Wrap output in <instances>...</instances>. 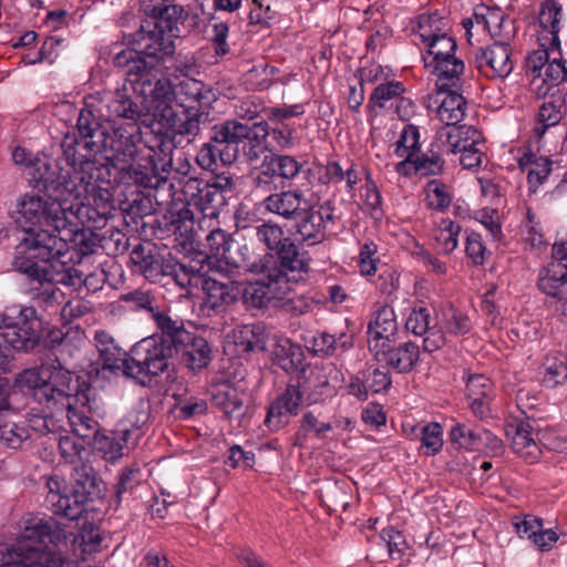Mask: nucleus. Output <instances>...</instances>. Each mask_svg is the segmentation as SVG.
Returning a JSON list of instances; mask_svg holds the SVG:
<instances>
[{"label":"nucleus","instance_id":"nucleus-1","mask_svg":"<svg viewBox=\"0 0 567 567\" xmlns=\"http://www.w3.org/2000/svg\"><path fill=\"white\" fill-rule=\"evenodd\" d=\"M50 165L37 161L30 166L31 182L42 184L52 193L44 196L35 192L25 193L16 200L11 217L24 228L17 249L32 258H50L62 255L72 246L81 254L92 252V244L78 224L72 223V206L62 198L59 187L63 185L62 173L56 179L50 174Z\"/></svg>","mask_w":567,"mask_h":567},{"label":"nucleus","instance_id":"nucleus-2","mask_svg":"<svg viewBox=\"0 0 567 567\" xmlns=\"http://www.w3.org/2000/svg\"><path fill=\"white\" fill-rule=\"evenodd\" d=\"M65 159L69 168H62L63 185L59 189L72 206V223L102 228L112 215L113 199L107 188L96 184L95 159L70 151H65Z\"/></svg>","mask_w":567,"mask_h":567},{"label":"nucleus","instance_id":"nucleus-3","mask_svg":"<svg viewBox=\"0 0 567 567\" xmlns=\"http://www.w3.org/2000/svg\"><path fill=\"white\" fill-rule=\"evenodd\" d=\"M76 130L79 132L76 145L87 152L84 154L86 157L94 158L96 154L104 153L106 162L112 167L120 171H126L130 167L136 152L138 124L113 123L110 127H104L92 111L81 110Z\"/></svg>","mask_w":567,"mask_h":567},{"label":"nucleus","instance_id":"nucleus-4","mask_svg":"<svg viewBox=\"0 0 567 567\" xmlns=\"http://www.w3.org/2000/svg\"><path fill=\"white\" fill-rule=\"evenodd\" d=\"M24 540L10 548L0 547V567H62V558L54 551L32 546L31 540L40 544H52L55 547L66 540L65 530L52 519H34L24 529Z\"/></svg>","mask_w":567,"mask_h":567},{"label":"nucleus","instance_id":"nucleus-5","mask_svg":"<svg viewBox=\"0 0 567 567\" xmlns=\"http://www.w3.org/2000/svg\"><path fill=\"white\" fill-rule=\"evenodd\" d=\"M47 488L48 507L54 515L70 520L80 518L86 504L101 492L92 466L84 462L73 467L71 486L55 476L47 480Z\"/></svg>","mask_w":567,"mask_h":567},{"label":"nucleus","instance_id":"nucleus-6","mask_svg":"<svg viewBox=\"0 0 567 567\" xmlns=\"http://www.w3.org/2000/svg\"><path fill=\"white\" fill-rule=\"evenodd\" d=\"M240 270L261 276L255 282L248 284L243 291L245 302L255 308H264L271 302L284 301L295 303L290 297L291 285L275 268L274 254L265 252L259 257L252 256L240 266Z\"/></svg>","mask_w":567,"mask_h":567},{"label":"nucleus","instance_id":"nucleus-7","mask_svg":"<svg viewBox=\"0 0 567 567\" xmlns=\"http://www.w3.org/2000/svg\"><path fill=\"white\" fill-rule=\"evenodd\" d=\"M174 355L171 348L165 347L159 339L144 338L132 348L130 357L124 361V374L146 385L153 378L168 370Z\"/></svg>","mask_w":567,"mask_h":567},{"label":"nucleus","instance_id":"nucleus-8","mask_svg":"<svg viewBox=\"0 0 567 567\" xmlns=\"http://www.w3.org/2000/svg\"><path fill=\"white\" fill-rule=\"evenodd\" d=\"M69 251L70 248L59 256L39 258L41 264L34 261V258L31 256H17L13 260V266L17 270L40 284H61L78 288L84 284V274L76 267L68 265L65 260H62Z\"/></svg>","mask_w":567,"mask_h":567},{"label":"nucleus","instance_id":"nucleus-9","mask_svg":"<svg viewBox=\"0 0 567 567\" xmlns=\"http://www.w3.org/2000/svg\"><path fill=\"white\" fill-rule=\"evenodd\" d=\"M561 6L554 0H547L542 4L539 12V41L542 42L543 50H537L526 58V74L530 80L539 79L544 72L547 63L549 62L548 50H554L559 47L560 22H561Z\"/></svg>","mask_w":567,"mask_h":567},{"label":"nucleus","instance_id":"nucleus-10","mask_svg":"<svg viewBox=\"0 0 567 567\" xmlns=\"http://www.w3.org/2000/svg\"><path fill=\"white\" fill-rule=\"evenodd\" d=\"M168 92V99L162 97L161 93L157 92L154 96L148 99L146 102L147 112H151L152 116L158 121L167 132L194 138L200 131V122L204 114L198 111H188L184 118L179 117L174 110V103L183 105L185 101L178 100L173 85L169 86Z\"/></svg>","mask_w":567,"mask_h":567},{"label":"nucleus","instance_id":"nucleus-11","mask_svg":"<svg viewBox=\"0 0 567 567\" xmlns=\"http://www.w3.org/2000/svg\"><path fill=\"white\" fill-rule=\"evenodd\" d=\"M74 403L68 401L66 417L72 432L87 444L101 432L100 423L94 416L103 417L105 406L96 399L93 388L85 385L74 393Z\"/></svg>","mask_w":567,"mask_h":567},{"label":"nucleus","instance_id":"nucleus-12","mask_svg":"<svg viewBox=\"0 0 567 567\" xmlns=\"http://www.w3.org/2000/svg\"><path fill=\"white\" fill-rule=\"evenodd\" d=\"M132 44L135 45L142 60L145 62L152 61V64L156 65V79L152 81L157 86L155 93H161L162 97L168 99V90L173 84L163 73V60L174 52L173 42L165 37L164 32L156 24H153V28L150 30H145L142 27L135 33Z\"/></svg>","mask_w":567,"mask_h":567},{"label":"nucleus","instance_id":"nucleus-13","mask_svg":"<svg viewBox=\"0 0 567 567\" xmlns=\"http://www.w3.org/2000/svg\"><path fill=\"white\" fill-rule=\"evenodd\" d=\"M439 141L444 144L447 154H460V164L465 169L480 167L483 161V136L473 126H442Z\"/></svg>","mask_w":567,"mask_h":567},{"label":"nucleus","instance_id":"nucleus-14","mask_svg":"<svg viewBox=\"0 0 567 567\" xmlns=\"http://www.w3.org/2000/svg\"><path fill=\"white\" fill-rule=\"evenodd\" d=\"M206 243L210 257L215 258L212 270L228 279H233L240 266L254 256L246 245H235L230 235L219 228L207 235Z\"/></svg>","mask_w":567,"mask_h":567},{"label":"nucleus","instance_id":"nucleus-15","mask_svg":"<svg viewBox=\"0 0 567 567\" xmlns=\"http://www.w3.org/2000/svg\"><path fill=\"white\" fill-rule=\"evenodd\" d=\"M40 328L41 321L31 307L20 309L14 320L0 313V338L17 351L33 350L40 340Z\"/></svg>","mask_w":567,"mask_h":567},{"label":"nucleus","instance_id":"nucleus-16","mask_svg":"<svg viewBox=\"0 0 567 567\" xmlns=\"http://www.w3.org/2000/svg\"><path fill=\"white\" fill-rule=\"evenodd\" d=\"M152 63V61L145 62L141 59L135 45L131 49H121L113 56V64L116 68H127L126 82L138 96L144 97L145 103L154 96L155 89L157 87L152 82L156 79L157 74L156 65Z\"/></svg>","mask_w":567,"mask_h":567},{"label":"nucleus","instance_id":"nucleus-17","mask_svg":"<svg viewBox=\"0 0 567 567\" xmlns=\"http://www.w3.org/2000/svg\"><path fill=\"white\" fill-rule=\"evenodd\" d=\"M468 42L476 34L487 33L494 42L508 43L515 34L514 22L498 8L477 6L471 18L462 21Z\"/></svg>","mask_w":567,"mask_h":567},{"label":"nucleus","instance_id":"nucleus-18","mask_svg":"<svg viewBox=\"0 0 567 567\" xmlns=\"http://www.w3.org/2000/svg\"><path fill=\"white\" fill-rule=\"evenodd\" d=\"M269 134L270 131L266 121L247 125L237 120H227L223 123L218 136L224 141H230L233 146L237 148L239 143H244V156L248 162L252 163L264 153Z\"/></svg>","mask_w":567,"mask_h":567},{"label":"nucleus","instance_id":"nucleus-19","mask_svg":"<svg viewBox=\"0 0 567 567\" xmlns=\"http://www.w3.org/2000/svg\"><path fill=\"white\" fill-rule=\"evenodd\" d=\"M478 72L488 79H505L513 69L512 49L509 43L494 42L486 48H480L475 54Z\"/></svg>","mask_w":567,"mask_h":567},{"label":"nucleus","instance_id":"nucleus-20","mask_svg":"<svg viewBox=\"0 0 567 567\" xmlns=\"http://www.w3.org/2000/svg\"><path fill=\"white\" fill-rule=\"evenodd\" d=\"M341 375L334 365L315 367L309 369L303 377L301 388L307 392L306 401L308 404H317L333 398L337 394V382Z\"/></svg>","mask_w":567,"mask_h":567},{"label":"nucleus","instance_id":"nucleus-21","mask_svg":"<svg viewBox=\"0 0 567 567\" xmlns=\"http://www.w3.org/2000/svg\"><path fill=\"white\" fill-rule=\"evenodd\" d=\"M537 288L555 300V308L567 317V269L558 264H548L538 270Z\"/></svg>","mask_w":567,"mask_h":567},{"label":"nucleus","instance_id":"nucleus-22","mask_svg":"<svg viewBox=\"0 0 567 567\" xmlns=\"http://www.w3.org/2000/svg\"><path fill=\"white\" fill-rule=\"evenodd\" d=\"M266 196L261 203L266 213L292 221L307 209L309 200L301 190L284 189Z\"/></svg>","mask_w":567,"mask_h":567},{"label":"nucleus","instance_id":"nucleus-23","mask_svg":"<svg viewBox=\"0 0 567 567\" xmlns=\"http://www.w3.org/2000/svg\"><path fill=\"white\" fill-rule=\"evenodd\" d=\"M184 194L188 203L196 206L205 216L215 217L218 210L226 203L221 192L212 188L208 182L197 178H189L184 185Z\"/></svg>","mask_w":567,"mask_h":567},{"label":"nucleus","instance_id":"nucleus-24","mask_svg":"<svg viewBox=\"0 0 567 567\" xmlns=\"http://www.w3.org/2000/svg\"><path fill=\"white\" fill-rule=\"evenodd\" d=\"M398 329L393 308L382 306L374 313L368 327V342L370 350L380 355V349L388 348Z\"/></svg>","mask_w":567,"mask_h":567},{"label":"nucleus","instance_id":"nucleus-25","mask_svg":"<svg viewBox=\"0 0 567 567\" xmlns=\"http://www.w3.org/2000/svg\"><path fill=\"white\" fill-rule=\"evenodd\" d=\"M152 320L154 321L157 333L151 338H157L171 351L178 354L181 347L190 340V333L184 327V322L177 318H173L167 311H154Z\"/></svg>","mask_w":567,"mask_h":567},{"label":"nucleus","instance_id":"nucleus-26","mask_svg":"<svg viewBox=\"0 0 567 567\" xmlns=\"http://www.w3.org/2000/svg\"><path fill=\"white\" fill-rule=\"evenodd\" d=\"M221 127L223 123L213 127L210 142L204 144L196 156L197 163L205 169H212L218 159L223 164L230 165L237 158V147L233 146L230 141H224L217 136Z\"/></svg>","mask_w":567,"mask_h":567},{"label":"nucleus","instance_id":"nucleus-27","mask_svg":"<svg viewBox=\"0 0 567 567\" xmlns=\"http://www.w3.org/2000/svg\"><path fill=\"white\" fill-rule=\"evenodd\" d=\"M431 322L432 318L430 310L425 307H419L411 311L405 323L406 329L415 336H423L426 333V337L423 340V348L427 352H434L441 349L446 342V338L443 336V332L436 330L435 327H432Z\"/></svg>","mask_w":567,"mask_h":567},{"label":"nucleus","instance_id":"nucleus-28","mask_svg":"<svg viewBox=\"0 0 567 567\" xmlns=\"http://www.w3.org/2000/svg\"><path fill=\"white\" fill-rule=\"evenodd\" d=\"M458 87H451L446 90L436 89L434 103L436 106V114L444 126H457L466 111V101L457 92Z\"/></svg>","mask_w":567,"mask_h":567},{"label":"nucleus","instance_id":"nucleus-29","mask_svg":"<svg viewBox=\"0 0 567 567\" xmlns=\"http://www.w3.org/2000/svg\"><path fill=\"white\" fill-rule=\"evenodd\" d=\"M426 65L432 68V73L436 76V89L446 90L458 87L465 64L456 53H447L443 56L433 58Z\"/></svg>","mask_w":567,"mask_h":567},{"label":"nucleus","instance_id":"nucleus-30","mask_svg":"<svg viewBox=\"0 0 567 567\" xmlns=\"http://www.w3.org/2000/svg\"><path fill=\"white\" fill-rule=\"evenodd\" d=\"M275 268L284 276L287 284H290V274L307 272L310 266V258L306 251H300L291 240H286L281 249L274 255Z\"/></svg>","mask_w":567,"mask_h":567},{"label":"nucleus","instance_id":"nucleus-31","mask_svg":"<svg viewBox=\"0 0 567 567\" xmlns=\"http://www.w3.org/2000/svg\"><path fill=\"white\" fill-rule=\"evenodd\" d=\"M202 286L205 293L206 307L216 313L231 306L236 301L239 292L237 287L234 286V280L223 282L217 278L207 277L204 278Z\"/></svg>","mask_w":567,"mask_h":567},{"label":"nucleus","instance_id":"nucleus-32","mask_svg":"<svg viewBox=\"0 0 567 567\" xmlns=\"http://www.w3.org/2000/svg\"><path fill=\"white\" fill-rule=\"evenodd\" d=\"M506 435L511 440L513 451L522 457L533 462L538 457L539 450L532 435L529 423L519 422L509 424L506 429Z\"/></svg>","mask_w":567,"mask_h":567},{"label":"nucleus","instance_id":"nucleus-33","mask_svg":"<svg viewBox=\"0 0 567 567\" xmlns=\"http://www.w3.org/2000/svg\"><path fill=\"white\" fill-rule=\"evenodd\" d=\"M447 154L444 144L439 141V130L436 131L434 141L431 143L426 153H417L408 164L413 165L415 172L422 175H439L444 169L443 156Z\"/></svg>","mask_w":567,"mask_h":567},{"label":"nucleus","instance_id":"nucleus-34","mask_svg":"<svg viewBox=\"0 0 567 567\" xmlns=\"http://www.w3.org/2000/svg\"><path fill=\"white\" fill-rule=\"evenodd\" d=\"M190 340L181 347L182 361L192 371L206 368L212 360V349L203 337L190 333Z\"/></svg>","mask_w":567,"mask_h":567},{"label":"nucleus","instance_id":"nucleus-35","mask_svg":"<svg viewBox=\"0 0 567 567\" xmlns=\"http://www.w3.org/2000/svg\"><path fill=\"white\" fill-rule=\"evenodd\" d=\"M131 260L137 270L150 281L157 282L165 277L166 262L147 251L145 247L138 245L131 252Z\"/></svg>","mask_w":567,"mask_h":567},{"label":"nucleus","instance_id":"nucleus-36","mask_svg":"<svg viewBox=\"0 0 567 567\" xmlns=\"http://www.w3.org/2000/svg\"><path fill=\"white\" fill-rule=\"evenodd\" d=\"M380 349L388 365L398 372H409L419 360L420 349L413 342H405L396 348Z\"/></svg>","mask_w":567,"mask_h":567},{"label":"nucleus","instance_id":"nucleus-37","mask_svg":"<svg viewBox=\"0 0 567 567\" xmlns=\"http://www.w3.org/2000/svg\"><path fill=\"white\" fill-rule=\"evenodd\" d=\"M142 103L143 106H140L137 103L133 102L126 94V86L124 85L122 90H116L114 99L109 104V110L112 114L137 124L140 121L145 122L143 120L145 116L152 115V113L146 110L144 99Z\"/></svg>","mask_w":567,"mask_h":567},{"label":"nucleus","instance_id":"nucleus-38","mask_svg":"<svg viewBox=\"0 0 567 567\" xmlns=\"http://www.w3.org/2000/svg\"><path fill=\"white\" fill-rule=\"evenodd\" d=\"M292 221L297 223V234L303 243L316 245L324 239V228L322 227V216L315 214L310 202L307 209Z\"/></svg>","mask_w":567,"mask_h":567},{"label":"nucleus","instance_id":"nucleus-39","mask_svg":"<svg viewBox=\"0 0 567 567\" xmlns=\"http://www.w3.org/2000/svg\"><path fill=\"white\" fill-rule=\"evenodd\" d=\"M48 369V377H47V402H50L51 400H55L59 396H66L71 398L72 391L75 390V392L79 389V381L76 380V385L72 386L73 377L70 373V371L61 368V367H53V365H47Z\"/></svg>","mask_w":567,"mask_h":567},{"label":"nucleus","instance_id":"nucleus-40","mask_svg":"<svg viewBox=\"0 0 567 567\" xmlns=\"http://www.w3.org/2000/svg\"><path fill=\"white\" fill-rule=\"evenodd\" d=\"M567 79V69L565 63L554 58L549 61L539 76V79L530 80L532 90L539 95H546L551 87L557 86L559 83Z\"/></svg>","mask_w":567,"mask_h":567},{"label":"nucleus","instance_id":"nucleus-41","mask_svg":"<svg viewBox=\"0 0 567 567\" xmlns=\"http://www.w3.org/2000/svg\"><path fill=\"white\" fill-rule=\"evenodd\" d=\"M421 143H420V132L415 125L409 124L405 125L403 131L401 132L400 138L396 143L395 154L399 157H403L396 169L401 172L402 167L408 165V162L413 159L417 153H420Z\"/></svg>","mask_w":567,"mask_h":567},{"label":"nucleus","instance_id":"nucleus-42","mask_svg":"<svg viewBox=\"0 0 567 567\" xmlns=\"http://www.w3.org/2000/svg\"><path fill=\"white\" fill-rule=\"evenodd\" d=\"M461 226L449 218H442L435 224L433 229V239L441 252L450 255L458 244Z\"/></svg>","mask_w":567,"mask_h":567},{"label":"nucleus","instance_id":"nucleus-43","mask_svg":"<svg viewBox=\"0 0 567 567\" xmlns=\"http://www.w3.org/2000/svg\"><path fill=\"white\" fill-rule=\"evenodd\" d=\"M543 383L555 388L567 380V357L563 353H549L544 360Z\"/></svg>","mask_w":567,"mask_h":567},{"label":"nucleus","instance_id":"nucleus-44","mask_svg":"<svg viewBox=\"0 0 567 567\" xmlns=\"http://www.w3.org/2000/svg\"><path fill=\"white\" fill-rule=\"evenodd\" d=\"M47 365L40 369H27L18 375L17 382L20 388L33 391L39 402L47 401Z\"/></svg>","mask_w":567,"mask_h":567},{"label":"nucleus","instance_id":"nucleus-45","mask_svg":"<svg viewBox=\"0 0 567 567\" xmlns=\"http://www.w3.org/2000/svg\"><path fill=\"white\" fill-rule=\"evenodd\" d=\"M404 92V87L399 81H390L379 84L372 92L368 106L377 112L389 105H392Z\"/></svg>","mask_w":567,"mask_h":567},{"label":"nucleus","instance_id":"nucleus-46","mask_svg":"<svg viewBox=\"0 0 567 567\" xmlns=\"http://www.w3.org/2000/svg\"><path fill=\"white\" fill-rule=\"evenodd\" d=\"M266 161L274 168L281 183L295 179L302 171L303 163L295 156L287 154H270L265 156Z\"/></svg>","mask_w":567,"mask_h":567},{"label":"nucleus","instance_id":"nucleus-47","mask_svg":"<svg viewBox=\"0 0 567 567\" xmlns=\"http://www.w3.org/2000/svg\"><path fill=\"white\" fill-rule=\"evenodd\" d=\"M519 166H529L527 181L530 189L534 192L544 183L551 172V161L546 157H536L532 154H525L519 159Z\"/></svg>","mask_w":567,"mask_h":567},{"label":"nucleus","instance_id":"nucleus-48","mask_svg":"<svg viewBox=\"0 0 567 567\" xmlns=\"http://www.w3.org/2000/svg\"><path fill=\"white\" fill-rule=\"evenodd\" d=\"M252 185L256 192L267 194V196L277 193L280 188H285V185L265 157L252 177Z\"/></svg>","mask_w":567,"mask_h":567},{"label":"nucleus","instance_id":"nucleus-49","mask_svg":"<svg viewBox=\"0 0 567 567\" xmlns=\"http://www.w3.org/2000/svg\"><path fill=\"white\" fill-rule=\"evenodd\" d=\"M165 276L172 277L176 285L184 289L197 287L204 280L198 270L174 260L166 261Z\"/></svg>","mask_w":567,"mask_h":567},{"label":"nucleus","instance_id":"nucleus-50","mask_svg":"<svg viewBox=\"0 0 567 567\" xmlns=\"http://www.w3.org/2000/svg\"><path fill=\"white\" fill-rule=\"evenodd\" d=\"M234 343L240 352H251L264 348L261 328L246 324L234 331Z\"/></svg>","mask_w":567,"mask_h":567},{"label":"nucleus","instance_id":"nucleus-51","mask_svg":"<svg viewBox=\"0 0 567 567\" xmlns=\"http://www.w3.org/2000/svg\"><path fill=\"white\" fill-rule=\"evenodd\" d=\"M470 329L468 317L454 308H449L442 312L440 327L436 330L442 331L445 337V333L454 336L465 334Z\"/></svg>","mask_w":567,"mask_h":567},{"label":"nucleus","instance_id":"nucleus-52","mask_svg":"<svg viewBox=\"0 0 567 567\" xmlns=\"http://www.w3.org/2000/svg\"><path fill=\"white\" fill-rule=\"evenodd\" d=\"M450 439L452 443L465 450H478L483 442L482 431L477 432L463 423H456L451 429Z\"/></svg>","mask_w":567,"mask_h":567},{"label":"nucleus","instance_id":"nucleus-53","mask_svg":"<svg viewBox=\"0 0 567 567\" xmlns=\"http://www.w3.org/2000/svg\"><path fill=\"white\" fill-rule=\"evenodd\" d=\"M256 236L260 243H262L270 251L278 252L281 246L289 240V237L285 236L284 229L272 223H264L256 228Z\"/></svg>","mask_w":567,"mask_h":567},{"label":"nucleus","instance_id":"nucleus-54","mask_svg":"<svg viewBox=\"0 0 567 567\" xmlns=\"http://www.w3.org/2000/svg\"><path fill=\"white\" fill-rule=\"evenodd\" d=\"M425 194L427 205L437 210L447 208L452 200V194L449 186L437 179L427 182L425 186Z\"/></svg>","mask_w":567,"mask_h":567},{"label":"nucleus","instance_id":"nucleus-55","mask_svg":"<svg viewBox=\"0 0 567 567\" xmlns=\"http://www.w3.org/2000/svg\"><path fill=\"white\" fill-rule=\"evenodd\" d=\"M59 452L61 457L69 464L75 466L83 463L86 449L72 436H61L59 440Z\"/></svg>","mask_w":567,"mask_h":567},{"label":"nucleus","instance_id":"nucleus-56","mask_svg":"<svg viewBox=\"0 0 567 567\" xmlns=\"http://www.w3.org/2000/svg\"><path fill=\"white\" fill-rule=\"evenodd\" d=\"M28 436L29 431L23 425L14 422L0 424V443L6 447L18 449Z\"/></svg>","mask_w":567,"mask_h":567},{"label":"nucleus","instance_id":"nucleus-57","mask_svg":"<svg viewBox=\"0 0 567 567\" xmlns=\"http://www.w3.org/2000/svg\"><path fill=\"white\" fill-rule=\"evenodd\" d=\"M213 402L227 415L238 412L243 406V399L236 389H218L213 393Z\"/></svg>","mask_w":567,"mask_h":567},{"label":"nucleus","instance_id":"nucleus-58","mask_svg":"<svg viewBox=\"0 0 567 567\" xmlns=\"http://www.w3.org/2000/svg\"><path fill=\"white\" fill-rule=\"evenodd\" d=\"M281 351L284 355L280 359V367L287 372L301 371V378H303L308 372L303 369L305 354L302 349L297 344L289 343L282 346Z\"/></svg>","mask_w":567,"mask_h":567},{"label":"nucleus","instance_id":"nucleus-59","mask_svg":"<svg viewBox=\"0 0 567 567\" xmlns=\"http://www.w3.org/2000/svg\"><path fill=\"white\" fill-rule=\"evenodd\" d=\"M414 32L426 43L439 33H442V19L437 13H423L417 18Z\"/></svg>","mask_w":567,"mask_h":567},{"label":"nucleus","instance_id":"nucleus-60","mask_svg":"<svg viewBox=\"0 0 567 567\" xmlns=\"http://www.w3.org/2000/svg\"><path fill=\"white\" fill-rule=\"evenodd\" d=\"M561 117L560 105H557L553 101L544 102L538 112L539 125L535 128L536 134L542 136L548 127L558 124Z\"/></svg>","mask_w":567,"mask_h":567},{"label":"nucleus","instance_id":"nucleus-61","mask_svg":"<svg viewBox=\"0 0 567 567\" xmlns=\"http://www.w3.org/2000/svg\"><path fill=\"white\" fill-rule=\"evenodd\" d=\"M90 444L109 461H115L123 455V444L114 436L100 432Z\"/></svg>","mask_w":567,"mask_h":567},{"label":"nucleus","instance_id":"nucleus-62","mask_svg":"<svg viewBox=\"0 0 567 567\" xmlns=\"http://www.w3.org/2000/svg\"><path fill=\"white\" fill-rule=\"evenodd\" d=\"M494 388L492 381L483 374H473L466 381V395L468 400L492 398Z\"/></svg>","mask_w":567,"mask_h":567},{"label":"nucleus","instance_id":"nucleus-63","mask_svg":"<svg viewBox=\"0 0 567 567\" xmlns=\"http://www.w3.org/2000/svg\"><path fill=\"white\" fill-rule=\"evenodd\" d=\"M442 433V426L436 422L429 423L422 427L421 441L422 446L426 449L425 453L427 455H434L441 451L443 446Z\"/></svg>","mask_w":567,"mask_h":567},{"label":"nucleus","instance_id":"nucleus-64","mask_svg":"<svg viewBox=\"0 0 567 567\" xmlns=\"http://www.w3.org/2000/svg\"><path fill=\"white\" fill-rule=\"evenodd\" d=\"M425 44L427 45L429 55L432 56V59L443 56L447 53H456L457 51L456 41L444 32L439 33Z\"/></svg>","mask_w":567,"mask_h":567}]
</instances>
